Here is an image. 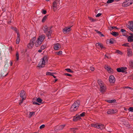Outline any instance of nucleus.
<instances>
[{"mask_svg":"<svg viewBox=\"0 0 133 133\" xmlns=\"http://www.w3.org/2000/svg\"><path fill=\"white\" fill-rule=\"evenodd\" d=\"M27 61H30V60H31L30 57L29 55H27Z\"/></svg>","mask_w":133,"mask_h":133,"instance_id":"obj_46","label":"nucleus"},{"mask_svg":"<svg viewBox=\"0 0 133 133\" xmlns=\"http://www.w3.org/2000/svg\"><path fill=\"white\" fill-rule=\"evenodd\" d=\"M42 51L41 50H38V52H42Z\"/></svg>","mask_w":133,"mask_h":133,"instance_id":"obj_61","label":"nucleus"},{"mask_svg":"<svg viewBox=\"0 0 133 133\" xmlns=\"http://www.w3.org/2000/svg\"><path fill=\"white\" fill-rule=\"evenodd\" d=\"M45 127V125L44 124H42L39 127V128L40 129H42L43 128Z\"/></svg>","mask_w":133,"mask_h":133,"instance_id":"obj_50","label":"nucleus"},{"mask_svg":"<svg viewBox=\"0 0 133 133\" xmlns=\"http://www.w3.org/2000/svg\"><path fill=\"white\" fill-rule=\"evenodd\" d=\"M60 0H55L52 3V9L54 11H55L58 9H59L60 6Z\"/></svg>","mask_w":133,"mask_h":133,"instance_id":"obj_2","label":"nucleus"},{"mask_svg":"<svg viewBox=\"0 0 133 133\" xmlns=\"http://www.w3.org/2000/svg\"><path fill=\"white\" fill-rule=\"evenodd\" d=\"M77 128H72L71 129V131L75 132H76V131L77 130Z\"/></svg>","mask_w":133,"mask_h":133,"instance_id":"obj_44","label":"nucleus"},{"mask_svg":"<svg viewBox=\"0 0 133 133\" xmlns=\"http://www.w3.org/2000/svg\"><path fill=\"white\" fill-rule=\"evenodd\" d=\"M9 64H10V65L12 66V62L11 61H10Z\"/></svg>","mask_w":133,"mask_h":133,"instance_id":"obj_58","label":"nucleus"},{"mask_svg":"<svg viewBox=\"0 0 133 133\" xmlns=\"http://www.w3.org/2000/svg\"><path fill=\"white\" fill-rule=\"evenodd\" d=\"M46 46V44H44L41 46V49L44 50L45 49Z\"/></svg>","mask_w":133,"mask_h":133,"instance_id":"obj_38","label":"nucleus"},{"mask_svg":"<svg viewBox=\"0 0 133 133\" xmlns=\"http://www.w3.org/2000/svg\"><path fill=\"white\" fill-rule=\"evenodd\" d=\"M33 104L35 105H39L38 103L36 102H33Z\"/></svg>","mask_w":133,"mask_h":133,"instance_id":"obj_54","label":"nucleus"},{"mask_svg":"<svg viewBox=\"0 0 133 133\" xmlns=\"http://www.w3.org/2000/svg\"><path fill=\"white\" fill-rule=\"evenodd\" d=\"M97 46H99L101 49L104 48H105L103 46L102 44L100 43H97L96 44Z\"/></svg>","mask_w":133,"mask_h":133,"instance_id":"obj_22","label":"nucleus"},{"mask_svg":"<svg viewBox=\"0 0 133 133\" xmlns=\"http://www.w3.org/2000/svg\"><path fill=\"white\" fill-rule=\"evenodd\" d=\"M35 46L36 47L39 46L41 44V42H35Z\"/></svg>","mask_w":133,"mask_h":133,"instance_id":"obj_28","label":"nucleus"},{"mask_svg":"<svg viewBox=\"0 0 133 133\" xmlns=\"http://www.w3.org/2000/svg\"><path fill=\"white\" fill-rule=\"evenodd\" d=\"M117 112V110L116 109H109L107 110V113L108 114H115Z\"/></svg>","mask_w":133,"mask_h":133,"instance_id":"obj_10","label":"nucleus"},{"mask_svg":"<svg viewBox=\"0 0 133 133\" xmlns=\"http://www.w3.org/2000/svg\"><path fill=\"white\" fill-rule=\"evenodd\" d=\"M16 59L17 61L19 59V54L18 52H17L16 53Z\"/></svg>","mask_w":133,"mask_h":133,"instance_id":"obj_39","label":"nucleus"},{"mask_svg":"<svg viewBox=\"0 0 133 133\" xmlns=\"http://www.w3.org/2000/svg\"><path fill=\"white\" fill-rule=\"evenodd\" d=\"M110 30H112L113 29H118L116 27H115V26H110Z\"/></svg>","mask_w":133,"mask_h":133,"instance_id":"obj_40","label":"nucleus"},{"mask_svg":"<svg viewBox=\"0 0 133 133\" xmlns=\"http://www.w3.org/2000/svg\"><path fill=\"white\" fill-rule=\"evenodd\" d=\"M116 101V100L115 99L113 100H109L107 101V102L110 103H115Z\"/></svg>","mask_w":133,"mask_h":133,"instance_id":"obj_30","label":"nucleus"},{"mask_svg":"<svg viewBox=\"0 0 133 133\" xmlns=\"http://www.w3.org/2000/svg\"><path fill=\"white\" fill-rule=\"evenodd\" d=\"M34 44V42H30L27 45L28 48L29 49H31L33 47Z\"/></svg>","mask_w":133,"mask_h":133,"instance_id":"obj_18","label":"nucleus"},{"mask_svg":"<svg viewBox=\"0 0 133 133\" xmlns=\"http://www.w3.org/2000/svg\"><path fill=\"white\" fill-rule=\"evenodd\" d=\"M91 126L101 130L105 128L104 125L101 124H91Z\"/></svg>","mask_w":133,"mask_h":133,"instance_id":"obj_7","label":"nucleus"},{"mask_svg":"<svg viewBox=\"0 0 133 133\" xmlns=\"http://www.w3.org/2000/svg\"><path fill=\"white\" fill-rule=\"evenodd\" d=\"M114 39L113 38H111L109 41V42H114Z\"/></svg>","mask_w":133,"mask_h":133,"instance_id":"obj_56","label":"nucleus"},{"mask_svg":"<svg viewBox=\"0 0 133 133\" xmlns=\"http://www.w3.org/2000/svg\"><path fill=\"white\" fill-rule=\"evenodd\" d=\"M90 69L91 71H93L95 69H94V68L93 67L91 66L90 67Z\"/></svg>","mask_w":133,"mask_h":133,"instance_id":"obj_49","label":"nucleus"},{"mask_svg":"<svg viewBox=\"0 0 133 133\" xmlns=\"http://www.w3.org/2000/svg\"><path fill=\"white\" fill-rule=\"evenodd\" d=\"M11 21H9L8 22V23L9 24H10L11 23Z\"/></svg>","mask_w":133,"mask_h":133,"instance_id":"obj_63","label":"nucleus"},{"mask_svg":"<svg viewBox=\"0 0 133 133\" xmlns=\"http://www.w3.org/2000/svg\"><path fill=\"white\" fill-rule=\"evenodd\" d=\"M131 36H129L128 37V40L129 42L133 41V34L132 33H130Z\"/></svg>","mask_w":133,"mask_h":133,"instance_id":"obj_17","label":"nucleus"},{"mask_svg":"<svg viewBox=\"0 0 133 133\" xmlns=\"http://www.w3.org/2000/svg\"><path fill=\"white\" fill-rule=\"evenodd\" d=\"M125 88H129V89H132V88H131L130 87H125Z\"/></svg>","mask_w":133,"mask_h":133,"instance_id":"obj_59","label":"nucleus"},{"mask_svg":"<svg viewBox=\"0 0 133 133\" xmlns=\"http://www.w3.org/2000/svg\"><path fill=\"white\" fill-rule=\"evenodd\" d=\"M79 104L80 102L79 101H77L75 102L70 108V111L73 112L76 111L79 107Z\"/></svg>","mask_w":133,"mask_h":133,"instance_id":"obj_5","label":"nucleus"},{"mask_svg":"<svg viewBox=\"0 0 133 133\" xmlns=\"http://www.w3.org/2000/svg\"><path fill=\"white\" fill-rule=\"evenodd\" d=\"M48 61L47 56H44L38 64V66L40 68L44 67V65L47 63Z\"/></svg>","mask_w":133,"mask_h":133,"instance_id":"obj_3","label":"nucleus"},{"mask_svg":"<svg viewBox=\"0 0 133 133\" xmlns=\"http://www.w3.org/2000/svg\"><path fill=\"white\" fill-rule=\"evenodd\" d=\"M10 50H11V51H12V47H10Z\"/></svg>","mask_w":133,"mask_h":133,"instance_id":"obj_64","label":"nucleus"},{"mask_svg":"<svg viewBox=\"0 0 133 133\" xmlns=\"http://www.w3.org/2000/svg\"><path fill=\"white\" fill-rule=\"evenodd\" d=\"M89 19L91 22H94L96 21V20L92 18V17H88Z\"/></svg>","mask_w":133,"mask_h":133,"instance_id":"obj_29","label":"nucleus"},{"mask_svg":"<svg viewBox=\"0 0 133 133\" xmlns=\"http://www.w3.org/2000/svg\"><path fill=\"white\" fill-rule=\"evenodd\" d=\"M129 65L131 68H133V60L130 59L129 61Z\"/></svg>","mask_w":133,"mask_h":133,"instance_id":"obj_23","label":"nucleus"},{"mask_svg":"<svg viewBox=\"0 0 133 133\" xmlns=\"http://www.w3.org/2000/svg\"><path fill=\"white\" fill-rule=\"evenodd\" d=\"M85 113L83 112L81 114L79 113L77 114L76 116L73 117V121H76L79 120L81 118V117H83L85 116Z\"/></svg>","mask_w":133,"mask_h":133,"instance_id":"obj_6","label":"nucleus"},{"mask_svg":"<svg viewBox=\"0 0 133 133\" xmlns=\"http://www.w3.org/2000/svg\"><path fill=\"white\" fill-rule=\"evenodd\" d=\"M121 31L122 32H125L126 31L124 29H121Z\"/></svg>","mask_w":133,"mask_h":133,"instance_id":"obj_57","label":"nucleus"},{"mask_svg":"<svg viewBox=\"0 0 133 133\" xmlns=\"http://www.w3.org/2000/svg\"><path fill=\"white\" fill-rule=\"evenodd\" d=\"M43 29L44 32L46 34L47 36L48 37V38H51V35L52 33L51 28L45 25L43 27Z\"/></svg>","mask_w":133,"mask_h":133,"instance_id":"obj_1","label":"nucleus"},{"mask_svg":"<svg viewBox=\"0 0 133 133\" xmlns=\"http://www.w3.org/2000/svg\"><path fill=\"white\" fill-rule=\"evenodd\" d=\"M46 10H43L42 12V13L44 14H45L46 13Z\"/></svg>","mask_w":133,"mask_h":133,"instance_id":"obj_55","label":"nucleus"},{"mask_svg":"<svg viewBox=\"0 0 133 133\" xmlns=\"http://www.w3.org/2000/svg\"><path fill=\"white\" fill-rule=\"evenodd\" d=\"M130 45L129 43H126L122 45V46L126 47L130 46Z\"/></svg>","mask_w":133,"mask_h":133,"instance_id":"obj_34","label":"nucleus"},{"mask_svg":"<svg viewBox=\"0 0 133 133\" xmlns=\"http://www.w3.org/2000/svg\"><path fill=\"white\" fill-rule=\"evenodd\" d=\"M115 53L121 55L123 54V53L118 50H116Z\"/></svg>","mask_w":133,"mask_h":133,"instance_id":"obj_31","label":"nucleus"},{"mask_svg":"<svg viewBox=\"0 0 133 133\" xmlns=\"http://www.w3.org/2000/svg\"><path fill=\"white\" fill-rule=\"evenodd\" d=\"M101 15H102V14L101 13H98L97 15L96 16V17H99V16H101Z\"/></svg>","mask_w":133,"mask_h":133,"instance_id":"obj_52","label":"nucleus"},{"mask_svg":"<svg viewBox=\"0 0 133 133\" xmlns=\"http://www.w3.org/2000/svg\"><path fill=\"white\" fill-rule=\"evenodd\" d=\"M114 1V0H108L107 2V3H111L113 2Z\"/></svg>","mask_w":133,"mask_h":133,"instance_id":"obj_42","label":"nucleus"},{"mask_svg":"<svg viewBox=\"0 0 133 133\" xmlns=\"http://www.w3.org/2000/svg\"><path fill=\"white\" fill-rule=\"evenodd\" d=\"M71 30L70 27H66L63 29V31L64 34H66Z\"/></svg>","mask_w":133,"mask_h":133,"instance_id":"obj_13","label":"nucleus"},{"mask_svg":"<svg viewBox=\"0 0 133 133\" xmlns=\"http://www.w3.org/2000/svg\"><path fill=\"white\" fill-rule=\"evenodd\" d=\"M130 25H128L127 27H132L133 26V21L129 22Z\"/></svg>","mask_w":133,"mask_h":133,"instance_id":"obj_33","label":"nucleus"},{"mask_svg":"<svg viewBox=\"0 0 133 133\" xmlns=\"http://www.w3.org/2000/svg\"><path fill=\"white\" fill-rule=\"evenodd\" d=\"M109 81L110 83H114L115 81V79L114 76L112 75L110 76L109 77Z\"/></svg>","mask_w":133,"mask_h":133,"instance_id":"obj_14","label":"nucleus"},{"mask_svg":"<svg viewBox=\"0 0 133 133\" xmlns=\"http://www.w3.org/2000/svg\"><path fill=\"white\" fill-rule=\"evenodd\" d=\"M45 38V36L43 34L40 35L38 38V42H43Z\"/></svg>","mask_w":133,"mask_h":133,"instance_id":"obj_12","label":"nucleus"},{"mask_svg":"<svg viewBox=\"0 0 133 133\" xmlns=\"http://www.w3.org/2000/svg\"><path fill=\"white\" fill-rule=\"evenodd\" d=\"M56 73H51L49 72H47L46 73V75H52L53 74H55Z\"/></svg>","mask_w":133,"mask_h":133,"instance_id":"obj_26","label":"nucleus"},{"mask_svg":"<svg viewBox=\"0 0 133 133\" xmlns=\"http://www.w3.org/2000/svg\"><path fill=\"white\" fill-rule=\"evenodd\" d=\"M35 112H30L29 116L30 117H31L32 115L35 114Z\"/></svg>","mask_w":133,"mask_h":133,"instance_id":"obj_35","label":"nucleus"},{"mask_svg":"<svg viewBox=\"0 0 133 133\" xmlns=\"http://www.w3.org/2000/svg\"><path fill=\"white\" fill-rule=\"evenodd\" d=\"M127 56L128 57H131L133 55V53L131 49H128L127 50Z\"/></svg>","mask_w":133,"mask_h":133,"instance_id":"obj_16","label":"nucleus"},{"mask_svg":"<svg viewBox=\"0 0 133 133\" xmlns=\"http://www.w3.org/2000/svg\"><path fill=\"white\" fill-rule=\"evenodd\" d=\"M28 77V73H27L24 75H23L22 77V79L24 80L27 79Z\"/></svg>","mask_w":133,"mask_h":133,"instance_id":"obj_19","label":"nucleus"},{"mask_svg":"<svg viewBox=\"0 0 133 133\" xmlns=\"http://www.w3.org/2000/svg\"><path fill=\"white\" fill-rule=\"evenodd\" d=\"M107 55H108V54H107L105 55V58H107L108 59L110 58V57L109 56H107Z\"/></svg>","mask_w":133,"mask_h":133,"instance_id":"obj_47","label":"nucleus"},{"mask_svg":"<svg viewBox=\"0 0 133 133\" xmlns=\"http://www.w3.org/2000/svg\"><path fill=\"white\" fill-rule=\"evenodd\" d=\"M20 35L19 34H17V38L16 39V42H19L20 41Z\"/></svg>","mask_w":133,"mask_h":133,"instance_id":"obj_32","label":"nucleus"},{"mask_svg":"<svg viewBox=\"0 0 133 133\" xmlns=\"http://www.w3.org/2000/svg\"><path fill=\"white\" fill-rule=\"evenodd\" d=\"M33 41H35L36 40V38L35 37H33L32 38Z\"/></svg>","mask_w":133,"mask_h":133,"instance_id":"obj_60","label":"nucleus"},{"mask_svg":"<svg viewBox=\"0 0 133 133\" xmlns=\"http://www.w3.org/2000/svg\"><path fill=\"white\" fill-rule=\"evenodd\" d=\"M130 111H133V107H130L129 108Z\"/></svg>","mask_w":133,"mask_h":133,"instance_id":"obj_53","label":"nucleus"},{"mask_svg":"<svg viewBox=\"0 0 133 133\" xmlns=\"http://www.w3.org/2000/svg\"><path fill=\"white\" fill-rule=\"evenodd\" d=\"M105 68L108 71H109V72H110V73H111L112 72V70L111 69V68L110 67H108V66H105Z\"/></svg>","mask_w":133,"mask_h":133,"instance_id":"obj_21","label":"nucleus"},{"mask_svg":"<svg viewBox=\"0 0 133 133\" xmlns=\"http://www.w3.org/2000/svg\"><path fill=\"white\" fill-rule=\"evenodd\" d=\"M111 34L113 36L116 37L118 35V33L112 31Z\"/></svg>","mask_w":133,"mask_h":133,"instance_id":"obj_24","label":"nucleus"},{"mask_svg":"<svg viewBox=\"0 0 133 133\" xmlns=\"http://www.w3.org/2000/svg\"><path fill=\"white\" fill-rule=\"evenodd\" d=\"M56 53L58 55H61L62 54V51H59V52H56Z\"/></svg>","mask_w":133,"mask_h":133,"instance_id":"obj_45","label":"nucleus"},{"mask_svg":"<svg viewBox=\"0 0 133 133\" xmlns=\"http://www.w3.org/2000/svg\"><path fill=\"white\" fill-rule=\"evenodd\" d=\"M64 75H65L66 76H71V74H68V73H65L64 74Z\"/></svg>","mask_w":133,"mask_h":133,"instance_id":"obj_51","label":"nucleus"},{"mask_svg":"<svg viewBox=\"0 0 133 133\" xmlns=\"http://www.w3.org/2000/svg\"><path fill=\"white\" fill-rule=\"evenodd\" d=\"M98 83L100 87V91L102 92H105L106 89V86L104 84L103 82L101 79H98Z\"/></svg>","mask_w":133,"mask_h":133,"instance_id":"obj_4","label":"nucleus"},{"mask_svg":"<svg viewBox=\"0 0 133 133\" xmlns=\"http://www.w3.org/2000/svg\"><path fill=\"white\" fill-rule=\"evenodd\" d=\"M65 126V125H62L59 126V128L60 130L62 129Z\"/></svg>","mask_w":133,"mask_h":133,"instance_id":"obj_41","label":"nucleus"},{"mask_svg":"<svg viewBox=\"0 0 133 133\" xmlns=\"http://www.w3.org/2000/svg\"><path fill=\"white\" fill-rule=\"evenodd\" d=\"M133 3V0H125L122 3L123 6L126 7L131 4Z\"/></svg>","mask_w":133,"mask_h":133,"instance_id":"obj_8","label":"nucleus"},{"mask_svg":"<svg viewBox=\"0 0 133 133\" xmlns=\"http://www.w3.org/2000/svg\"><path fill=\"white\" fill-rule=\"evenodd\" d=\"M97 33H98V34H99V35L101 36H104L102 34L101 32L99 31H98V32Z\"/></svg>","mask_w":133,"mask_h":133,"instance_id":"obj_48","label":"nucleus"},{"mask_svg":"<svg viewBox=\"0 0 133 133\" xmlns=\"http://www.w3.org/2000/svg\"><path fill=\"white\" fill-rule=\"evenodd\" d=\"M11 28L13 30L15 31V32L17 34H19V33L18 32V31L17 30V29L16 28L12 27H11Z\"/></svg>","mask_w":133,"mask_h":133,"instance_id":"obj_25","label":"nucleus"},{"mask_svg":"<svg viewBox=\"0 0 133 133\" xmlns=\"http://www.w3.org/2000/svg\"><path fill=\"white\" fill-rule=\"evenodd\" d=\"M65 70L68 72L71 73H72L73 72V71H72L70 69H66Z\"/></svg>","mask_w":133,"mask_h":133,"instance_id":"obj_37","label":"nucleus"},{"mask_svg":"<svg viewBox=\"0 0 133 133\" xmlns=\"http://www.w3.org/2000/svg\"><path fill=\"white\" fill-rule=\"evenodd\" d=\"M37 101L38 102L41 103L42 101V100L40 98H38L37 99Z\"/></svg>","mask_w":133,"mask_h":133,"instance_id":"obj_36","label":"nucleus"},{"mask_svg":"<svg viewBox=\"0 0 133 133\" xmlns=\"http://www.w3.org/2000/svg\"><path fill=\"white\" fill-rule=\"evenodd\" d=\"M52 76H53L54 78H56V77L54 75V74H53L52 75Z\"/></svg>","mask_w":133,"mask_h":133,"instance_id":"obj_62","label":"nucleus"},{"mask_svg":"<svg viewBox=\"0 0 133 133\" xmlns=\"http://www.w3.org/2000/svg\"><path fill=\"white\" fill-rule=\"evenodd\" d=\"M127 69V68L125 67H122L117 68L116 70L118 72H124L126 71Z\"/></svg>","mask_w":133,"mask_h":133,"instance_id":"obj_11","label":"nucleus"},{"mask_svg":"<svg viewBox=\"0 0 133 133\" xmlns=\"http://www.w3.org/2000/svg\"><path fill=\"white\" fill-rule=\"evenodd\" d=\"M61 48V45L58 43L54 45V49L55 50H57Z\"/></svg>","mask_w":133,"mask_h":133,"instance_id":"obj_15","label":"nucleus"},{"mask_svg":"<svg viewBox=\"0 0 133 133\" xmlns=\"http://www.w3.org/2000/svg\"><path fill=\"white\" fill-rule=\"evenodd\" d=\"M130 30L133 32V26L132 27H127Z\"/></svg>","mask_w":133,"mask_h":133,"instance_id":"obj_43","label":"nucleus"},{"mask_svg":"<svg viewBox=\"0 0 133 133\" xmlns=\"http://www.w3.org/2000/svg\"><path fill=\"white\" fill-rule=\"evenodd\" d=\"M20 97L22 99V101L19 103V105H21V103L23 102V100L25 99L26 97V96L25 93L24 91H22L21 92L20 94Z\"/></svg>","mask_w":133,"mask_h":133,"instance_id":"obj_9","label":"nucleus"},{"mask_svg":"<svg viewBox=\"0 0 133 133\" xmlns=\"http://www.w3.org/2000/svg\"><path fill=\"white\" fill-rule=\"evenodd\" d=\"M47 17V15L45 16L43 18L42 20V22H44L46 20Z\"/></svg>","mask_w":133,"mask_h":133,"instance_id":"obj_27","label":"nucleus"},{"mask_svg":"<svg viewBox=\"0 0 133 133\" xmlns=\"http://www.w3.org/2000/svg\"><path fill=\"white\" fill-rule=\"evenodd\" d=\"M121 124H124V125H125L126 126H127L128 124V123L125 120L123 119L121 121Z\"/></svg>","mask_w":133,"mask_h":133,"instance_id":"obj_20","label":"nucleus"}]
</instances>
